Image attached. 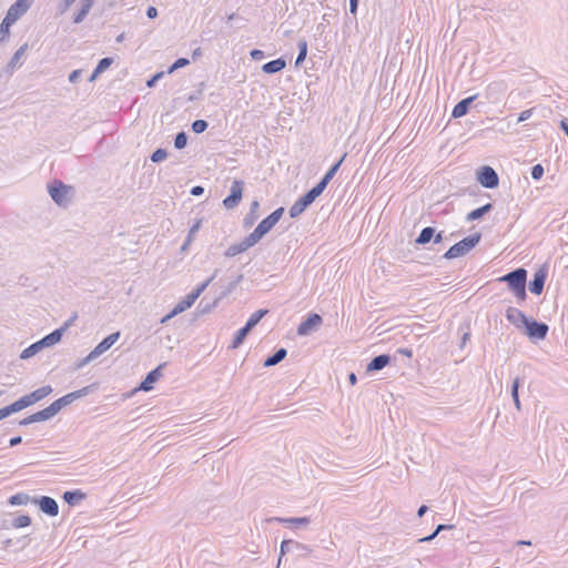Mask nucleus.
Listing matches in <instances>:
<instances>
[{
  "mask_svg": "<svg viewBox=\"0 0 568 568\" xmlns=\"http://www.w3.org/2000/svg\"><path fill=\"white\" fill-rule=\"evenodd\" d=\"M454 526L453 525H447V524H439L435 530L426 536V537H423L420 539H418V542H429L432 541L433 539H435V537L440 532V531H444V530H447V529H452Z\"/></svg>",
  "mask_w": 568,
  "mask_h": 568,
  "instance_id": "44",
  "label": "nucleus"
},
{
  "mask_svg": "<svg viewBox=\"0 0 568 568\" xmlns=\"http://www.w3.org/2000/svg\"><path fill=\"white\" fill-rule=\"evenodd\" d=\"M320 196V194L316 193V191L312 187L311 190H308L305 194H304V197L312 204L317 197Z\"/></svg>",
  "mask_w": 568,
  "mask_h": 568,
  "instance_id": "64",
  "label": "nucleus"
},
{
  "mask_svg": "<svg viewBox=\"0 0 568 568\" xmlns=\"http://www.w3.org/2000/svg\"><path fill=\"white\" fill-rule=\"evenodd\" d=\"M323 323V318L317 313H311L308 316L300 323L297 326V335L307 336L313 331L317 329L318 326Z\"/></svg>",
  "mask_w": 568,
  "mask_h": 568,
  "instance_id": "11",
  "label": "nucleus"
},
{
  "mask_svg": "<svg viewBox=\"0 0 568 568\" xmlns=\"http://www.w3.org/2000/svg\"><path fill=\"white\" fill-rule=\"evenodd\" d=\"M284 212L285 209L283 206H280L271 214H268L266 217H264L257 224L254 231L250 234L251 239L258 243L263 239V236L266 235L278 223Z\"/></svg>",
  "mask_w": 568,
  "mask_h": 568,
  "instance_id": "4",
  "label": "nucleus"
},
{
  "mask_svg": "<svg viewBox=\"0 0 568 568\" xmlns=\"http://www.w3.org/2000/svg\"><path fill=\"white\" fill-rule=\"evenodd\" d=\"M390 361L392 356L389 354L377 355L367 364L366 371L368 373L382 371L390 363Z\"/></svg>",
  "mask_w": 568,
  "mask_h": 568,
  "instance_id": "20",
  "label": "nucleus"
},
{
  "mask_svg": "<svg viewBox=\"0 0 568 568\" xmlns=\"http://www.w3.org/2000/svg\"><path fill=\"white\" fill-rule=\"evenodd\" d=\"M51 393H52V387L50 385H45V386H42V387L31 392L28 395L22 396V397H23L27 406L29 407L30 405L43 399Z\"/></svg>",
  "mask_w": 568,
  "mask_h": 568,
  "instance_id": "18",
  "label": "nucleus"
},
{
  "mask_svg": "<svg viewBox=\"0 0 568 568\" xmlns=\"http://www.w3.org/2000/svg\"><path fill=\"white\" fill-rule=\"evenodd\" d=\"M168 158V151L165 149H156L150 156L153 163H159Z\"/></svg>",
  "mask_w": 568,
  "mask_h": 568,
  "instance_id": "51",
  "label": "nucleus"
},
{
  "mask_svg": "<svg viewBox=\"0 0 568 568\" xmlns=\"http://www.w3.org/2000/svg\"><path fill=\"white\" fill-rule=\"evenodd\" d=\"M43 348H45V347L43 346L42 342L39 339L36 343L29 345L27 348H24L20 354V358L29 359V358L33 357L34 355H37Z\"/></svg>",
  "mask_w": 568,
  "mask_h": 568,
  "instance_id": "33",
  "label": "nucleus"
},
{
  "mask_svg": "<svg viewBox=\"0 0 568 568\" xmlns=\"http://www.w3.org/2000/svg\"><path fill=\"white\" fill-rule=\"evenodd\" d=\"M477 99V94L467 97L463 100H460L453 109L452 111V118L459 119L464 115H466L469 111V106L471 103Z\"/></svg>",
  "mask_w": 568,
  "mask_h": 568,
  "instance_id": "19",
  "label": "nucleus"
},
{
  "mask_svg": "<svg viewBox=\"0 0 568 568\" xmlns=\"http://www.w3.org/2000/svg\"><path fill=\"white\" fill-rule=\"evenodd\" d=\"M33 497H30L26 493H18L9 497L8 504L10 506H22L27 505L28 503H32Z\"/></svg>",
  "mask_w": 568,
  "mask_h": 568,
  "instance_id": "34",
  "label": "nucleus"
},
{
  "mask_svg": "<svg viewBox=\"0 0 568 568\" xmlns=\"http://www.w3.org/2000/svg\"><path fill=\"white\" fill-rule=\"evenodd\" d=\"M120 332H114L104 337L93 349V356H101L108 349H110L120 338Z\"/></svg>",
  "mask_w": 568,
  "mask_h": 568,
  "instance_id": "15",
  "label": "nucleus"
},
{
  "mask_svg": "<svg viewBox=\"0 0 568 568\" xmlns=\"http://www.w3.org/2000/svg\"><path fill=\"white\" fill-rule=\"evenodd\" d=\"M95 358H98V357L93 356V352L91 351L84 358H82L81 361H79L77 363L75 369L82 368L83 366H85L87 364H89L90 362H92Z\"/></svg>",
  "mask_w": 568,
  "mask_h": 568,
  "instance_id": "56",
  "label": "nucleus"
},
{
  "mask_svg": "<svg viewBox=\"0 0 568 568\" xmlns=\"http://www.w3.org/2000/svg\"><path fill=\"white\" fill-rule=\"evenodd\" d=\"M93 3V0H81V8L79 12L73 17V23H81L90 12Z\"/></svg>",
  "mask_w": 568,
  "mask_h": 568,
  "instance_id": "30",
  "label": "nucleus"
},
{
  "mask_svg": "<svg viewBox=\"0 0 568 568\" xmlns=\"http://www.w3.org/2000/svg\"><path fill=\"white\" fill-rule=\"evenodd\" d=\"M87 495L80 489L67 490L63 493L62 498L69 506H75L81 500L85 499Z\"/></svg>",
  "mask_w": 568,
  "mask_h": 568,
  "instance_id": "23",
  "label": "nucleus"
},
{
  "mask_svg": "<svg viewBox=\"0 0 568 568\" xmlns=\"http://www.w3.org/2000/svg\"><path fill=\"white\" fill-rule=\"evenodd\" d=\"M77 318V314H74L71 318H69L61 327L55 328L48 335L43 336L40 341L42 342L44 347H50L58 344L64 334V332L70 327L73 321Z\"/></svg>",
  "mask_w": 568,
  "mask_h": 568,
  "instance_id": "12",
  "label": "nucleus"
},
{
  "mask_svg": "<svg viewBox=\"0 0 568 568\" xmlns=\"http://www.w3.org/2000/svg\"><path fill=\"white\" fill-rule=\"evenodd\" d=\"M186 144H187L186 132L181 131V132L176 133V135L174 138V148L178 150H182L186 146Z\"/></svg>",
  "mask_w": 568,
  "mask_h": 568,
  "instance_id": "48",
  "label": "nucleus"
},
{
  "mask_svg": "<svg viewBox=\"0 0 568 568\" xmlns=\"http://www.w3.org/2000/svg\"><path fill=\"white\" fill-rule=\"evenodd\" d=\"M201 227V220L196 221L189 230L187 236L190 240L193 241L195 234L199 232Z\"/></svg>",
  "mask_w": 568,
  "mask_h": 568,
  "instance_id": "61",
  "label": "nucleus"
},
{
  "mask_svg": "<svg viewBox=\"0 0 568 568\" xmlns=\"http://www.w3.org/2000/svg\"><path fill=\"white\" fill-rule=\"evenodd\" d=\"M93 3V0H81V8L79 12L73 17V23H81L90 12Z\"/></svg>",
  "mask_w": 568,
  "mask_h": 568,
  "instance_id": "29",
  "label": "nucleus"
},
{
  "mask_svg": "<svg viewBox=\"0 0 568 568\" xmlns=\"http://www.w3.org/2000/svg\"><path fill=\"white\" fill-rule=\"evenodd\" d=\"M165 74L164 71H160V72H156L155 74H153L148 81H146V87L148 88H153L155 87L156 82L159 80H161L163 78V75Z\"/></svg>",
  "mask_w": 568,
  "mask_h": 568,
  "instance_id": "55",
  "label": "nucleus"
},
{
  "mask_svg": "<svg viewBox=\"0 0 568 568\" xmlns=\"http://www.w3.org/2000/svg\"><path fill=\"white\" fill-rule=\"evenodd\" d=\"M491 210H493V204L491 203H486L485 205H481V206L470 211L467 214V216H466V221L467 222H473V221L479 220L484 215L489 213Z\"/></svg>",
  "mask_w": 568,
  "mask_h": 568,
  "instance_id": "27",
  "label": "nucleus"
},
{
  "mask_svg": "<svg viewBox=\"0 0 568 568\" xmlns=\"http://www.w3.org/2000/svg\"><path fill=\"white\" fill-rule=\"evenodd\" d=\"M165 366V363L158 365L154 369L150 371L145 378L140 383L138 390L149 392L153 389L154 384L162 376V369Z\"/></svg>",
  "mask_w": 568,
  "mask_h": 568,
  "instance_id": "14",
  "label": "nucleus"
},
{
  "mask_svg": "<svg viewBox=\"0 0 568 568\" xmlns=\"http://www.w3.org/2000/svg\"><path fill=\"white\" fill-rule=\"evenodd\" d=\"M209 126V123L207 121L205 120H202V119H199V120H195L193 121V123L191 124V129L194 133L196 134H201L203 133Z\"/></svg>",
  "mask_w": 568,
  "mask_h": 568,
  "instance_id": "49",
  "label": "nucleus"
},
{
  "mask_svg": "<svg viewBox=\"0 0 568 568\" xmlns=\"http://www.w3.org/2000/svg\"><path fill=\"white\" fill-rule=\"evenodd\" d=\"M27 404L23 399V397H20L18 400L11 403L10 405L8 406H4L2 407L7 414V416L9 417L10 415L17 413V412H20L24 408H27Z\"/></svg>",
  "mask_w": 568,
  "mask_h": 568,
  "instance_id": "39",
  "label": "nucleus"
},
{
  "mask_svg": "<svg viewBox=\"0 0 568 568\" xmlns=\"http://www.w3.org/2000/svg\"><path fill=\"white\" fill-rule=\"evenodd\" d=\"M311 203L302 195L288 210L290 216L292 219L298 217Z\"/></svg>",
  "mask_w": 568,
  "mask_h": 568,
  "instance_id": "25",
  "label": "nucleus"
},
{
  "mask_svg": "<svg viewBox=\"0 0 568 568\" xmlns=\"http://www.w3.org/2000/svg\"><path fill=\"white\" fill-rule=\"evenodd\" d=\"M267 521H270V523L276 521V523L291 525L296 528H300V527H306L311 523V518L310 517H287V518L272 517V518L267 519Z\"/></svg>",
  "mask_w": 568,
  "mask_h": 568,
  "instance_id": "21",
  "label": "nucleus"
},
{
  "mask_svg": "<svg viewBox=\"0 0 568 568\" xmlns=\"http://www.w3.org/2000/svg\"><path fill=\"white\" fill-rule=\"evenodd\" d=\"M48 193L57 205L67 207L72 201L74 189L60 180H53L48 183Z\"/></svg>",
  "mask_w": 568,
  "mask_h": 568,
  "instance_id": "2",
  "label": "nucleus"
},
{
  "mask_svg": "<svg viewBox=\"0 0 568 568\" xmlns=\"http://www.w3.org/2000/svg\"><path fill=\"white\" fill-rule=\"evenodd\" d=\"M320 196V194L316 193V191L312 187L311 190H308L305 194H304V197L312 204L317 197Z\"/></svg>",
  "mask_w": 568,
  "mask_h": 568,
  "instance_id": "63",
  "label": "nucleus"
},
{
  "mask_svg": "<svg viewBox=\"0 0 568 568\" xmlns=\"http://www.w3.org/2000/svg\"><path fill=\"white\" fill-rule=\"evenodd\" d=\"M434 235H435V227L426 226L419 232L418 236L415 240V243L417 245H426L433 240Z\"/></svg>",
  "mask_w": 568,
  "mask_h": 568,
  "instance_id": "31",
  "label": "nucleus"
},
{
  "mask_svg": "<svg viewBox=\"0 0 568 568\" xmlns=\"http://www.w3.org/2000/svg\"><path fill=\"white\" fill-rule=\"evenodd\" d=\"M27 404L23 399V397H20L18 400L11 403L10 405L8 406H4L2 407L7 414V416L9 417L10 415L17 413V412H20L24 408H27Z\"/></svg>",
  "mask_w": 568,
  "mask_h": 568,
  "instance_id": "40",
  "label": "nucleus"
},
{
  "mask_svg": "<svg viewBox=\"0 0 568 568\" xmlns=\"http://www.w3.org/2000/svg\"><path fill=\"white\" fill-rule=\"evenodd\" d=\"M481 240V233H473L452 245L443 255L446 260L462 257L470 252Z\"/></svg>",
  "mask_w": 568,
  "mask_h": 568,
  "instance_id": "3",
  "label": "nucleus"
},
{
  "mask_svg": "<svg viewBox=\"0 0 568 568\" xmlns=\"http://www.w3.org/2000/svg\"><path fill=\"white\" fill-rule=\"evenodd\" d=\"M32 504L37 505L39 509L50 516L55 517L59 514V505L57 500L49 496L33 497Z\"/></svg>",
  "mask_w": 568,
  "mask_h": 568,
  "instance_id": "10",
  "label": "nucleus"
},
{
  "mask_svg": "<svg viewBox=\"0 0 568 568\" xmlns=\"http://www.w3.org/2000/svg\"><path fill=\"white\" fill-rule=\"evenodd\" d=\"M61 409H62V407L58 400H54L47 407V410L51 417H54Z\"/></svg>",
  "mask_w": 568,
  "mask_h": 568,
  "instance_id": "58",
  "label": "nucleus"
},
{
  "mask_svg": "<svg viewBox=\"0 0 568 568\" xmlns=\"http://www.w3.org/2000/svg\"><path fill=\"white\" fill-rule=\"evenodd\" d=\"M31 2L30 0H17L7 11V16L12 18L14 21L20 19L28 9L30 8Z\"/></svg>",
  "mask_w": 568,
  "mask_h": 568,
  "instance_id": "17",
  "label": "nucleus"
},
{
  "mask_svg": "<svg viewBox=\"0 0 568 568\" xmlns=\"http://www.w3.org/2000/svg\"><path fill=\"white\" fill-rule=\"evenodd\" d=\"M217 274V270L214 272V274L209 277L206 281L201 283L196 288H194L191 294H194V298L197 300L200 295L205 291V288L211 284V282L215 278Z\"/></svg>",
  "mask_w": 568,
  "mask_h": 568,
  "instance_id": "47",
  "label": "nucleus"
},
{
  "mask_svg": "<svg viewBox=\"0 0 568 568\" xmlns=\"http://www.w3.org/2000/svg\"><path fill=\"white\" fill-rule=\"evenodd\" d=\"M500 282L507 284L509 291L517 298L518 304H521L527 298L526 283H527V270L518 267L503 275L499 278Z\"/></svg>",
  "mask_w": 568,
  "mask_h": 568,
  "instance_id": "1",
  "label": "nucleus"
},
{
  "mask_svg": "<svg viewBox=\"0 0 568 568\" xmlns=\"http://www.w3.org/2000/svg\"><path fill=\"white\" fill-rule=\"evenodd\" d=\"M505 316L507 321L518 329H523L529 320L523 311L514 306H509L506 310Z\"/></svg>",
  "mask_w": 568,
  "mask_h": 568,
  "instance_id": "13",
  "label": "nucleus"
},
{
  "mask_svg": "<svg viewBox=\"0 0 568 568\" xmlns=\"http://www.w3.org/2000/svg\"><path fill=\"white\" fill-rule=\"evenodd\" d=\"M532 113H534V108L520 112L518 115V119H517V123L527 121L532 115Z\"/></svg>",
  "mask_w": 568,
  "mask_h": 568,
  "instance_id": "62",
  "label": "nucleus"
},
{
  "mask_svg": "<svg viewBox=\"0 0 568 568\" xmlns=\"http://www.w3.org/2000/svg\"><path fill=\"white\" fill-rule=\"evenodd\" d=\"M267 313H268V310H266V308L257 310L250 316V318L246 321L245 325H247L250 328L253 329Z\"/></svg>",
  "mask_w": 568,
  "mask_h": 568,
  "instance_id": "42",
  "label": "nucleus"
},
{
  "mask_svg": "<svg viewBox=\"0 0 568 568\" xmlns=\"http://www.w3.org/2000/svg\"><path fill=\"white\" fill-rule=\"evenodd\" d=\"M16 21L6 14L0 24V42L4 41L10 34V28Z\"/></svg>",
  "mask_w": 568,
  "mask_h": 568,
  "instance_id": "38",
  "label": "nucleus"
},
{
  "mask_svg": "<svg viewBox=\"0 0 568 568\" xmlns=\"http://www.w3.org/2000/svg\"><path fill=\"white\" fill-rule=\"evenodd\" d=\"M250 57L252 60L254 61H260V60H263L265 58V53L263 50H260V49H253L251 50L250 52Z\"/></svg>",
  "mask_w": 568,
  "mask_h": 568,
  "instance_id": "60",
  "label": "nucleus"
},
{
  "mask_svg": "<svg viewBox=\"0 0 568 568\" xmlns=\"http://www.w3.org/2000/svg\"><path fill=\"white\" fill-rule=\"evenodd\" d=\"M113 63V58H110V57H105V58H102L95 69L98 70V72H104L106 69H109L111 67V64Z\"/></svg>",
  "mask_w": 568,
  "mask_h": 568,
  "instance_id": "52",
  "label": "nucleus"
},
{
  "mask_svg": "<svg viewBox=\"0 0 568 568\" xmlns=\"http://www.w3.org/2000/svg\"><path fill=\"white\" fill-rule=\"evenodd\" d=\"M99 387L98 383H93V384H90L88 386H84L78 390H74L72 392L73 396L74 397V400L79 399V398H82L84 396H88L89 394L93 393L94 390H97Z\"/></svg>",
  "mask_w": 568,
  "mask_h": 568,
  "instance_id": "43",
  "label": "nucleus"
},
{
  "mask_svg": "<svg viewBox=\"0 0 568 568\" xmlns=\"http://www.w3.org/2000/svg\"><path fill=\"white\" fill-rule=\"evenodd\" d=\"M524 382H525V377L517 376L513 381V384H511L510 394H511V398L514 400L515 407H516V409L518 412L521 410V403H520V399H519V387L524 384Z\"/></svg>",
  "mask_w": 568,
  "mask_h": 568,
  "instance_id": "26",
  "label": "nucleus"
},
{
  "mask_svg": "<svg viewBox=\"0 0 568 568\" xmlns=\"http://www.w3.org/2000/svg\"><path fill=\"white\" fill-rule=\"evenodd\" d=\"M30 525H31V517L28 515H19L11 523V526L17 529L24 528Z\"/></svg>",
  "mask_w": 568,
  "mask_h": 568,
  "instance_id": "45",
  "label": "nucleus"
},
{
  "mask_svg": "<svg viewBox=\"0 0 568 568\" xmlns=\"http://www.w3.org/2000/svg\"><path fill=\"white\" fill-rule=\"evenodd\" d=\"M346 156H347V153H344L342 155V158L326 171V173L322 176V180L329 183L332 181V179L335 176V174L337 173V171L339 170V168Z\"/></svg>",
  "mask_w": 568,
  "mask_h": 568,
  "instance_id": "37",
  "label": "nucleus"
},
{
  "mask_svg": "<svg viewBox=\"0 0 568 568\" xmlns=\"http://www.w3.org/2000/svg\"><path fill=\"white\" fill-rule=\"evenodd\" d=\"M476 180L486 189H495L499 184L497 172L489 165H483L476 171Z\"/></svg>",
  "mask_w": 568,
  "mask_h": 568,
  "instance_id": "7",
  "label": "nucleus"
},
{
  "mask_svg": "<svg viewBox=\"0 0 568 568\" xmlns=\"http://www.w3.org/2000/svg\"><path fill=\"white\" fill-rule=\"evenodd\" d=\"M243 190H244V181L242 180H234L232 182L230 194L223 200V205L227 210H232L236 207L243 196Z\"/></svg>",
  "mask_w": 568,
  "mask_h": 568,
  "instance_id": "8",
  "label": "nucleus"
},
{
  "mask_svg": "<svg viewBox=\"0 0 568 568\" xmlns=\"http://www.w3.org/2000/svg\"><path fill=\"white\" fill-rule=\"evenodd\" d=\"M523 329L530 341H542L547 337L549 326L544 322L529 317Z\"/></svg>",
  "mask_w": 568,
  "mask_h": 568,
  "instance_id": "6",
  "label": "nucleus"
},
{
  "mask_svg": "<svg viewBox=\"0 0 568 568\" xmlns=\"http://www.w3.org/2000/svg\"><path fill=\"white\" fill-rule=\"evenodd\" d=\"M72 396H73V394H72V392H71V393H68L67 395H64V396H62V397L58 398L57 400L59 402V404H60V405H61V407L63 408V407H65V406H68V405L72 404V403L74 402V397H72Z\"/></svg>",
  "mask_w": 568,
  "mask_h": 568,
  "instance_id": "57",
  "label": "nucleus"
},
{
  "mask_svg": "<svg viewBox=\"0 0 568 568\" xmlns=\"http://www.w3.org/2000/svg\"><path fill=\"white\" fill-rule=\"evenodd\" d=\"M547 276L548 266L547 264H544L534 273L532 280L528 284L530 293L540 295L544 291Z\"/></svg>",
  "mask_w": 568,
  "mask_h": 568,
  "instance_id": "9",
  "label": "nucleus"
},
{
  "mask_svg": "<svg viewBox=\"0 0 568 568\" xmlns=\"http://www.w3.org/2000/svg\"><path fill=\"white\" fill-rule=\"evenodd\" d=\"M27 49H28V44L24 43L13 53V55L11 57V59L7 65L8 72L11 73L18 65H20V61H21L23 54L26 53Z\"/></svg>",
  "mask_w": 568,
  "mask_h": 568,
  "instance_id": "28",
  "label": "nucleus"
},
{
  "mask_svg": "<svg viewBox=\"0 0 568 568\" xmlns=\"http://www.w3.org/2000/svg\"><path fill=\"white\" fill-rule=\"evenodd\" d=\"M298 53L295 60V67L298 68L306 59L307 55V41L300 39L297 42Z\"/></svg>",
  "mask_w": 568,
  "mask_h": 568,
  "instance_id": "36",
  "label": "nucleus"
},
{
  "mask_svg": "<svg viewBox=\"0 0 568 568\" xmlns=\"http://www.w3.org/2000/svg\"><path fill=\"white\" fill-rule=\"evenodd\" d=\"M256 242L251 239V235L248 234L242 242L232 244L229 246V248L225 251L224 255L226 257H233L240 253L245 252L250 247L254 246Z\"/></svg>",
  "mask_w": 568,
  "mask_h": 568,
  "instance_id": "16",
  "label": "nucleus"
},
{
  "mask_svg": "<svg viewBox=\"0 0 568 568\" xmlns=\"http://www.w3.org/2000/svg\"><path fill=\"white\" fill-rule=\"evenodd\" d=\"M194 294L189 293L182 301H180L175 306L176 313H182L190 308L195 303Z\"/></svg>",
  "mask_w": 568,
  "mask_h": 568,
  "instance_id": "41",
  "label": "nucleus"
},
{
  "mask_svg": "<svg viewBox=\"0 0 568 568\" xmlns=\"http://www.w3.org/2000/svg\"><path fill=\"white\" fill-rule=\"evenodd\" d=\"M251 331H252V328H250L247 325H244L243 327H241L235 333L234 338L230 345V348L235 349V348L240 347Z\"/></svg>",
  "mask_w": 568,
  "mask_h": 568,
  "instance_id": "32",
  "label": "nucleus"
},
{
  "mask_svg": "<svg viewBox=\"0 0 568 568\" xmlns=\"http://www.w3.org/2000/svg\"><path fill=\"white\" fill-rule=\"evenodd\" d=\"M190 64V60L186 58L176 59L168 69L166 73H173L175 70L184 68Z\"/></svg>",
  "mask_w": 568,
  "mask_h": 568,
  "instance_id": "50",
  "label": "nucleus"
},
{
  "mask_svg": "<svg viewBox=\"0 0 568 568\" xmlns=\"http://www.w3.org/2000/svg\"><path fill=\"white\" fill-rule=\"evenodd\" d=\"M287 552H296L298 557H308L310 554L312 552V548L310 546L305 545V544H302V542H298V541H295V540H292V539H284L281 542L280 556H278L276 568H280V565L282 562V558Z\"/></svg>",
  "mask_w": 568,
  "mask_h": 568,
  "instance_id": "5",
  "label": "nucleus"
},
{
  "mask_svg": "<svg viewBox=\"0 0 568 568\" xmlns=\"http://www.w3.org/2000/svg\"><path fill=\"white\" fill-rule=\"evenodd\" d=\"M286 68V60L281 57L268 61L262 65V71L266 74H274Z\"/></svg>",
  "mask_w": 568,
  "mask_h": 568,
  "instance_id": "22",
  "label": "nucleus"
},
{
  "mask_svg": "<svg viewBox=\"0 0 568 568\" xmlns=\"http://www.w3.org/2000/svg\"><path fill=\"white\" fill-rule=\"evenodd\" d=\"M220 300H221V297L219 296L212 303H204V298H203L197 306V311L201 314H207V313L212 312L217 306Z\"/></svg>",
  "mask_w": 568,
  "mask_h": 568,
  "instance_id": "46",
  "label": "nucleus"
},
{
  "mask_svg": "<svg viewBox=\"0 0 568 568\" xmlns=\"http://www.w3.org/2000/svg\"><path fill=\"white\" fill-rule=\"evenodd\" d=\"M545 173L544 166L541 164H535L530 170V175L534 180L538 181L542 178Z\"/></svg>",
  "mask_w": 568,
  "mask_h": 568,
  "instance_id": "53",
  "label": "nucleus"
},
{
  "mask_svg": "<svg viewBox=\"0 0 568 568\" xmlns=\"http://www.w3.org/2000/svg\"><path fill=\"white\" fill-rule=\"evenodd\" d=\"M260 207V203L258 201H253L250 205V212L246 214V216L244 217V226L247 227V226H251L258 217L257 215V210Z\"/></svg>",
  "mask_w": 568,
  "mask_h": 568,
  "instance_id": "35",
  "label": "nucleus"
},
{
  "mask_svg": "<svg viewBox=\"0 0 568 568\" xmlns=\"http://www.w3.org/2000/svg\"><path fill=\"white\" fill-rule=\"evenodd\" d=\"M34 416H36L37 423L44 422V420H48V419L52 418L50 416V414L48 413L47 407L44 409H42V410H39V412L34 413Z\"/></svg>",
  "mask_w": 568,
  "mask_h": 568,
  "instance_id": "59",
  "label": "nucleus"
},
{
  "mask_svg": "<svg viewBox=\"0 0 568 568\" xmlns=\"http://www.w3.org/2000/svg\"><path fill=\"white\" fill-rule=\"evenodd\" d=\"M287 355V351L284 347L277 348L272 355L267 356L263 363L264 367H272L281 363Z\"/></svg>",
  "mask_w": 568,
  "mask_h": 568,
  "instance_id": "24",
  "label": "nucleus"
},
{
  "mask_svg": "<svg viewBox=\"0 0 568 568\" xmlns=\"http://www.w3.org/2000/svg\"><path fill=\"white\" fill-rule=\"evenodd\" d=\"M243 280V275L240 274L234 281H232L229 286L225 288V291H223L220 295L221 298L225 297L227 294H230L237 285L239 283Z\"/></svg>",
  "mask_w": 568,
  "mask_h": 568,
  "instance_id": "54",
  "label": "nucleus"
}]
</instances>
